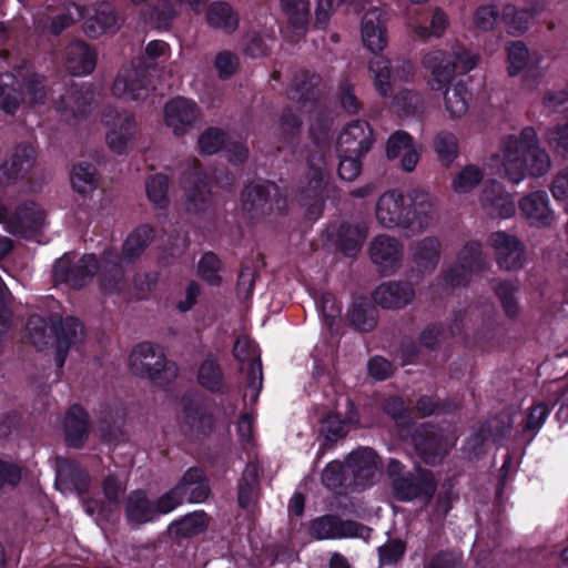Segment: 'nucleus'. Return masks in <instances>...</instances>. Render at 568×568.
<instances>
[{
    "mask_svg": "<svg viewBox=\"0 0 568 568\" xmlns=\"http://www.w3.org/2000/svg\"><path fill=\"white\" fill-rule=\"evenodd\" d=\"M241 203L243 211L258 217L285 209V199L278 186L273 182L251 183L242 192Z\"/></svg>",
    "mask_w": 568,
    "mask_h": 568,
    "instance_id": "6",
    "label": "nucleus"
},
{
    "mask_svg": "<svg viewBox=\"0 0 568 568\" xmlns=\"http://www.w3.org/2000/svg\"><path fill=\"white\" fill-rule=\"evenodd\" d=\"M346 466L354 475L356 485L364 488L373 484L379 469V462L372 448L364 447L348 455Z\"/></svg>",
    "mask_w": 568,
    "mask_h": 568,
    "instance_id": "30",
    "label": "nucleus"
},
{
    "mask_svg": "<svg viewBox=\"0 0 568 568\" xmlns=\"http://www.w3.org/2000/svg\"><path fill=\"white\" fill-rule=\"evenodd\" d=\"M486 264L481 244L469 241L458 252L456 263L444 272L443 280L449 287L466 285L471 275L483 271Z\"/></svg>",
    "mask_w": 568,
    "mask_h": 568,
    "instance_id": "7",
    "label": "nucleus"
},
{
    "mask_svg": "<svg viewBox=\"0 0 568 568\" xmlns=\"http://www.w3.org/2000/svg\"><path fill=\"white\" fill-rule=\"evenodd\" d=\"M124 514L129 524L143 525L156 519V509L143 490H133L124 499Z\"/></svg>",
    "mask_w": 568,
    "mask_h": 568,
    "instance_id": "32",
    "label": "nucleus"
},
{
    "mask_svg": "<svg viewBox=\"0 0 568 568\" xmlns=\"http://www.w3.org/2000/svg\"><path fill=\"white\" fill-rule=\"evenodd\" d=\"M199 274L211 285H219L221 277L219 271L221 268V262L219 257L213 253L204 254L199 261Z\"/></svg>",
    "mask_w": 568,
    "mask_h": 568,
    "instance_id": "61",
    "label": "nucleus"
},
{
    "mask_svg": "<svg viewBox=\"0 0 568 568\" xmlns=\"http://www.w3.org/2000/svg\"><path fill=\"white\" fill-rule=\"evenodd\" d=\"M367 236L364 225L343 224L338 229L337 244L347 256H354L362 247Z\"/></svg>",
    "mask_w": 568,
    "mask_h": 568,
    "instance_id": "43",
    "label": "nucleus"
},
{
    "mask_svg": "<svg viewBox=\"0 0 568 568\" xmlns=\"http://www.w3.org/2000/svg\"><path fill=\"white\" fill-rule=\"evenodd\" d=\"M349 321L357 329L369 332L376 325L375 311L367 303L354 305L349 314Z\"/></svg>",
    "mask_w": 568,
    "mask_h": 568,
    "instance_id": "59",
    "label": "nucleus"
},
{
    "mask_svg": "<svg viewBox=\"0 0 568 568\" xmlns=\"http://www.w3.org/2000/svg\"><path fill=\"white\" fill-rule=\"evenodd\" d=\"M184 501L202 503L210 495V487L200 468H189L175 485Z\"/></svg>",
    "mask_w": 568,
    "mask_h": 568,
    "instance_id": "33",
    "label": "nucleus"
},
{
    "mask_svg": "<svg viewBox=\"0 0 568 568\" xmlns=\"http://www.w3.org/2000/svg\"><path fill=\"white\" fill-rule=\"evenodd\" d=\"M520 215L529 225L537 227L550 226L555 220V213L550 207L549 196L545 191H535L520 199Z\"/></svg>",
    "mask_w": 568,
    "mask_h": 568,
    "instance_id": "22",
    "label": "nucleus"
},
{
    "mask_svg": "<svg viewBox=\"0 0 568 568\" xmlns=\"http://www.w3.org/2000/svg\"><path fill=\"white\" fill-rule=\"evenodd\" d=\"M500 17L501 16L496 6L484 4L476 9L474 13V23L480 30L490 31L497 26Z\"/></svg>",
    "mask_w": 568,
    "mask_h": 568,
    "instance_id": "62",
    "label": "nucleus"
},
{
    "mask_svg": "<svg viewBox=\"0 0 568 568\" xmlns=\"http://www.w3.org/2000/svg\"><path fill=\"white\" fill-rule=\"evenodd\" d=\"M199 119L196 104L184 98L169 101L164 108L165 124L172 129L175 135H183Z\"/></svg>",
    "mask_w": 568,
    "mask_h": 568,
    "instance_id": "24",
    "label": "nucleus"
},
{
    "mask_svg": "<svg viewBox=\"0 0 568 568\" xmlns=\"http://www.w3.org/2000/svg\"><path fill=\"white\" fill-rule=\"evenodd\" d=\"M369 254L378 271L389 275L400 266L403 245L396 237L378 235L369 245Z\"/></svg>",
    "mask_w": 568,
    "mask_h": 568,
    "instance_id": "20",
    "label": "nucleus"
},
{
    "mask_svg": "<svg viewBox=\"0 0 568 568\" xmlns=\"http://www.w3.org/2000/svg\"><path fill=\"white\" fill-rule=\"evenodd\" d=\"M90 432L89 417L85 410L74 405L65 414L64 434L65 442L69 446L80 448Z\"/></svg>",
    "mask_w": 568,
    "mask_h": 568,
    "instance_id": "34",
    "label": "nucleus"
},
{
    "mask_svg": "<svg viewBox=\"0 0 568 568\" xmlns=\"http://www.w3.org/2000/svg\"><path fill=\"white\" fill-rule=\"evenodd\" d=\"M37 152L30 144H19L8 155L0 169V179L17 181L24 179L34 168Z\"/></svg>",
    "mask_w": 568,
    "mask_h": 568,
    "instance_id": "28",
    "label": "nucleus"
},
{
    "mask_svg": "<svg viewBox=\"0 0 568 568\" xmlns=\"http://www.w3.org/2000/svg\"><path fill=\"white\" fill-rule=\"evenodd\" d=\"M28 337L30 342L40 351L49 345L53 347L54 342V322L48 323L39 315H32L27 324Z\"/></svg>",
    "mask_w": 568,
    "mask_h": 568,
    "instance_id": "42",
    "label": "nucleus"
},
{
    "mask_svg": "<svg viewBox=\"0 0 568 568\" xmlns=\"http://www.w3.org/2000/svg\"><path fill=\"white\" fill-rule=\"evenodd\" d=\"M258 497V478L255 465H247L239 484L237 500L242 508L253 505Z\"/></svg>",
    "mask_w": 568,
    "mask_h": 568,
    "instance_id": "46",
    "label": "nucleus"
},
{
    "mask_svg": "<svg viewBox=\"0 0 568 568\" xmlns=\"http://www.w3.org/2000/svg\"><path fill=\"white\" fill-rule=\"evenodd\" d=\"M483 176L479 168L473 164L466 165L454 178L453 189L457 193H467L478 185Z\"/></svg>",
    "mask_w": 568,
    "mask_h": 568,
    "instance_id": "57",
    "label": "nucleus"
},
{
    "mask_svg": "<svg viewBox=\"0 0 568 568\" xmlns=\"http://www.w3.org/2000/svg\"><path fill=\"white\" fill-rule=\"evenodd\" d=\"M480 202L487 215L494 219H508L515 214V203L504 186L491 181L486 184L480 196Z\"/></svg>",
    "mask_w": 568,
    "mask_h": 568,
    "instance_id": "29",
    "label": "nucleus"
},
{
    "mask_svg": "<svg viewBox=\"0 0 568 568\" xmlns=\"http://www.w3.org/2000/svg\"><path fill=\"white\" fill-rule=\"evenodd\" d=\"M44 224V211L34 202H26L8 219L6 230L14 235L29 236L41 230Z\"/></svg>",
    "mask_w": 568,
    "mask_h": 568,
    "instance_id": "23",
    "label": "nucleus"
},
{
    "mask_svg": "<svg viewBox=\"0 0 568 568\" xmlns=\"http://www.w3.org/2000/svg\"><path fill=\"white\" fill-rule=\"evenodd\" d=\"M339 154V166H338V174L341 179L345 181H353L355 180L361 171H362V164L359 159L363 155L358 154H348V153H338Z\"/></svg>",
    "mask_w": 568,
    "mask_h": 568,
    "instance_id": "63",
    "label": "nucleus"
},
{
    "mask_svg": "<svg viewBox=\"0 0 568 568\" xmlns=\"http://www.w3.org/2000/svg\"><path fill=\"white\" fill-rule=\"evenodd\" d=\"M387 14L384 10L374 8L367 11L362 19V39L365 47L372 52L383 51L388 42Z\"/></svg>",
    "mask_w": 568,
    "mask_h": 568,
    "instance_id": "25",
    "label": "nucleus"
},
{
    "mask_svg": "<svg viewBox=\"0 0 568 568\" xmlns=\"http://www.w3.org/2000/svg\"><path fill=\"white\" fill-rule=\"evenodd\" d=\"M488 242L495 251L500 268L517 271L524 266L525 248L515 235L498 231L490 234Z\"/></svg>",
    "mask_w": 568,
    "mask_h": 568,
    "instance_id": "16",
    "label": "nucleus"
},
{
    "mask_svg": "<svg viewBox=\"0 0 568 568\" xmlns=\"http://www.w3.org/2000/svg\"><path fill=\"white\" fill-rule=\"evenodd\" d=\"M326 186V170L324 158L320 154L308 159V171L302 195L305 199H320Z\"/></svg>",
    "mask_w": 568,
    "mask_h": 568,
    "instance_id": "38",
    "label": "nucleus"
},
{
    "mask_svg": "<svg viewBox=\"0 0 568 568\" xmlns=\"http://www.w3.org/2000/svg\"><path fill=\"white\" fill-rule=\"evenodd\" d=\"M369 73L375 90L382 97H389L393 93V63L383 55L373 58L369 62Z\"/></svg>",
    "mask_w": 568,
    "mask_h": 568,
    "instance_id": "40",
    "label": "nucleus"
},
{
    "mask_svg": "<svg viewBox=\"0 0 568 568\" xmlns=\"http://www.w3.org/2000/svg\"><path fill=\"white\" fill-rule=\"evenodd\" d=\"M478 60V55L457 47L452 51H430L424 55L422 64L432 75L430 89L439 91L454 80L456 71L467 73L477 65Z\"/></svg>",
    "mask_w": 568,
    "mask_h": 568,
    "instance_id": "3",
    "label": "nucleus"
},
{
    "mask_svg": "<svg viewBox=\"0 0 568 568\" xmlns=\"http://www.w3.org/2000/svg\"><path fill=\"white\" fill-rule=\"evenodd\" d=\"M449 26L447 14L442 9H435L432 16L430 26L426 28L422 24L413 27V33L420 40H427L430 37L439 38Z\"/></svg>",
    "mask_w": 568,
    "mask_h": 568,
    "instance_id": "54",
    "label": "nucleus"
},
{
    "mask_svg": "<svg viewBox=\"0 0 568 568\" xmlns=\"http://www.w3.org/2000/svg\"><path fill=\"white\" fill-rule=\"evenodd\" d=\"M507 72L510 77L525 71L523 84L529 90L536 89L546 73L542 65L544 57L537 51H530L523 41H511L506 47Z\"/></svg>",
    "mask_w": 568,
    "mask_h": 568,
    "instance_id": "5",
    "label": "nucleus"
},
{
    "mask_svg": "<svg viewBox=\"0 0 568 568\" xmlns=\"http://www.w3.org/2000/svg\"><path fill=\"white\" fill-rule=\"evenodd\" d=\"M153 239V230L142 225L134 230L123 244V253L108 252L103 255L102 272L100 275L101 290L106 294L120 292L124 285L123 263L132 262L146 248Z\"/></svg>",
    "mask_w": 568,
    "mask_h": 568,
    "instance_id": "2",
    "label": "nucleus"
},
{
    "mask_svg": "<svg viewBox=\"0 0 568 568\" xmlns=\"http://www.w3.org/2000/svg\"><path fill=\"white\" fill-rule=\"evenodd\" d=\"M405 544L400 539H392L378 548L379 561L382 565L397 562L405 554Z\"/></svg>",
    "mask_w": 568,
    "mask_h": 568,
    "instance_id": "64",
    "label": "nucleus"
},
{
    "mask_svg": "<svg viewBox=\"0 0 568 568\" xmlns=\"http://www.w3.org/2000/svg\"><path fill=\"white\" fill-rule=\"evenodd\" d=\"M233 355L239 362L247 364V385L244 392V399H248L251 403H255L260 395L263 383L260 349L248 337L241 336L234 344Z\"/></svg>",
    "mask_w": 568,
    "mask_h": 568,
    "instance_id": "9",
    "label": "nucleus"
},
{
    "mask_svg": "<svg viewBox=\"0 0 568 568\" xmlns=\"http://www.w3.org/2000/svg\"><path fill=\"white\" fill-rule=\"evenodd\" d=\"M94 93L89 87L73 85L55 102L57 111L61 118L72 120L85 118L93 109Z\"/></svg>",
    "mask_w": 568,
    "mask_h": 568,
    "instance_id": "19",
    "label": "nucleus"
},
{
    "mask_svg": "<svg viewBox=\"0 0 568 568\" xmlns=\"http://www.w3.org/2000/svg\"><path fill=\"white\" fill-rule=\"evenodd\" d=\"M209 24L226 33L233 32L239 26V16L226 2H213L206 12Z\"/></svg>",
    "mask_w": 568,
    "mask_h": 568,
    "instance_id": "41",
    "label": "nucleus"
},
{
    "mask_svg": "<svg viewBox=\"0 0 568 568\" xmlns=\"http://www.w3.org/2000/svg\"><path fill=\"white\" fill-rule=\"evenodd\" d=\"M374 142V134L368 122L356 120L348 123L337 140V152L348 154H366Z\"/></svg>",
    "mask_w": 568,
    "mask_h": 568,
    "instance_id": "21",
    "label": "nucleus"
},
{
    "mask_svg": "<svg viewBox=\"0 0 568 568\" xmlns=\"http://www.w3.org/2000/svg\"><path fill=\"white\" fill-rule=\"evenodd\" d=\"M14 84V75L0 74V109L8 114H13L20 103Z\"/></svg>",
    "mask_w": 568,
    "mask_h": 568,
    "instance_id": "53",
    "label": "nucleus"
},
{
    "mask_svg": "<svg viewBox=\"0 0 568 568\" xmlns=\"http://www.w3.org/2000/svg\"><path fill=\"white\" fill-rule=\"evenodd\" d=\"M494 291L506 316L516 318L520 313V307L516 298V294L519 291L518 284L511 281H503L495 286Z\"/></svg>",
    "mask_w": 568,
    "mask_h": 568,
    "instance_id": "48",
    "label": "nucleus"
},
{
    "mask_svg": "<svg viewBox=\"0 0 568 568\" xmlns=\"http://www.w3.org/2000/svg\"><path fill=\"white\" fill-rule=\"evenodd\" d=\"M422 146L414 143L413 138L405 131H396L387 141L386 154L388 159L399 158V165L406 172L415 170L419 162Z\"/></svg>",
    "mask_w": 568,
    "mask_h": 568,
    "instance_id": "26",
    "label": "nucleus"
},
{
    "mask_svg": "<svg viewBox=\"0 0 568 568\" xmlns=\"http://www.w3.org/2000/svg\"><path fill=\"white\" fill-rule=\"evenodd\" d=\"M145 78V69L138 68L134 64L123 67L112 84L113 95L124 101L144 99L149 90Z\"/></svg>",
    "mask_w": 568,
    "mask_h": 568,
    "instance_id": "17",
    "label": "nucleus"
},
{
    "mask_svg": "<svg viewBox=\"0 0 568 568\" xmlns=\"http://www.w3.org/2000/svg\"><path fill=\"white\" fill-rule=\"evenodd\" d=\"M444 91V106L453 120L463 118L469 109L471 99L467 88L462 82L448 83Z\"/></svg>",
    "mask_w": 568,
    "mask_h": 568,
    "instance_id": "39",
    "label": "nucleus"
},
{
    "mask_svg": "<svg viewBox=\"0 0 568 568\" xmlns=\"http://www.w3.org/2000/svg\"><path fill=\"white\" fill-rule=\"evenodd\" d=\"M22 101L30 106L36 108L42 105L47 99V89L43 84V78L37 74L30 75L24 82Z\"/></svg>",
    "mask_w": 568,
    "mask_h": 568,
    "instance_id": "58",
    "label": "nucleus"
},
{
    "mask_svg": "<svg viewBox=\"0 0 568 568\" xmlns=\"http://www.w3.org/2000/svg\"><path fill=\"white\" fill-rule=\"evenodd\" d=\"M408 202L397 190L383 193L377 200L375 215L377 222L386 229L398 227L407 233Z\"/></svg>",
    "mask_w": 568,
    "mask_h": 568,
    "instance_id": "12",
    "label": "nucleus"
},
{
    "mask_svg": "<svg viewBox=\"0 0 568 568\" xmlns=\"http://www.w3.org/2000/svg\"><path fill=\"white\" fill-rule=\"evenodd\" d=\"M102 264L103 260L98 264L94 255L88 254L72 265L70 255L65 254L55 262L53 277L57 283H65L79 288L85 285L98 270L99 276L101 275Z\"/></svg>",
    "mask_w": 568,
    "mask_h": 568,
    "instance_id": "11",
    "label": "nucleus"
},
{
    "mask_svg": "<svg viewBox=\"0 0 568 568\" xmlns=\"http://www.w3.org/2000/svg\"><path fill=\"white\" fill-rule=\"evenodd\" d=\"M413 445L419 457L430 465H435L447 455L454 445V439L446 437L433 428H422L412 437Z\"/></svg>",
    "mask_w": 568,
    "mask_h": 568,
    "instance_id": "18",
    "label": "nucleus"
},
{
    "mask_svg": "<svg viewBox=\"0 0 568 568\" xmlns=\"http://www.w3.org/2000/svg\"><path fill=\"white\" fill-rule=\"evenodd\" d=\"M119 29V19L109 3H101L94 14L85 18L84 31L90 37H99L108 32H115Z\"/></svg>",
    "mask_w": 568,
    "mask_h": 568,
    "instance_id": "37",
    "label": "nucleus"
},
{
    "mask_svg": "<svg viewBox=\"0 0 568 568\" xmlns=\"http://www.w3.org/2000/svg\"><path fill=\"white\" fill-rule=\"evenodd\" d=\"M423 97L413 90H402L394 98V106L398 113L413 115L423 110Z\"/></svg>",
    "mask_w": 568,
    "mask_h": 568,
    "instance_id": "56",
    "label": "nucleus"
},
{
    "mask_svg": "<svg viewBox=\"0 0 568 568\" xmlns=\"http://www.w3.org/2000/svg\"><path fill=\"white\" fill-rule=\"evenodd\" d=\"M501 20L511 34H521L528 30L534 18L523 7L516 8L508 3L503 9Z\"/></svg>",
    "mask_w": 568,
    "mask_h": 568,
    "instance_id": "47",
    "label": "nucleus"
},
{
    "mask_svg": "<svg viewBox=\"0 0 568 568\" xmlns=\"http://www.w3.org/2000/svg\"><path fill=\"white\" fill-rule=\"evenodd\" d=\"M373 297L383 308H402L412 303L415 290L408 283L387 282L376 287Z\"/></svg>",
    "mask_w": 568,
    "mask_h": 568,
    "instance_id": "31",
    "label": "nucleus"
},
{
    "mask_svg": "<svg viewBox=\"0 0 568 568\" xmlns=\"http://www.w3.org/2000/svg\"><path fill=\"white\" fill-rule=\"evenodd\" d=\"M199 383L211 392H219L223 388L224 377L216 361L206 358L199 368Z\"/></svg>",
    "mask_w": 568,
    "mask_h": 568,
    "instance_id": "51",
    "label": "nucleus"
},
{
    "mask_svg": "<svg viewBox=\"0 0 568 568\" xmlns=\"http://www.w3.org/2000/svg\"><path fill=\"white\" fill-rule=\"evenodd\" d=\"M65 67L72 75H87L95 67V54L83 42H74L65 50Z\"/></svg>",
    "mask_w": 568,
    "mask_h": 568,
    "instance_id": "35",
    "label": "nucleus"
},
{
    "mask_svg": "<svg viewBox=\"0 0 568 568\" xmlns=\"http://www.w3.org/2000/svg\"><path fill=\"white\" fill-rule=\"evenodd\" d=\"M282 12L288 22L296 28H303L308 20V2L306 0H280Z\"/></svg>",
    "mask_w": 568,
    "mask_h": 568,
    "instance_id": "55",
    "label": "nucleus"
},
{
    "mask_svg": "<svg viewBox=\"0 0 568 568\" xmlns=\"http://www.w3.org/2000/svg\"><path fill=\"white\" fill-rule=\"evenodd\" d=\"M70 181L77 193L89 195L99 186L98 171L90 163H80L73 168Z\"/></svg>",
    "mask_w": 568,
    "mask_h": 568,
    "instance_id": "44",
    "label": "nucleus"
},
{
    "mask_svg": "<svg viewBox=\"0 0 568 568\" xmlns=\"http://www.w3.org/2000/svg\"><path fill=\"white\" fill-rule=\"evenodd\" d=\"M503 174L518 184L526 176H541L549 172V154L539 146L537 132L531 126L524 128L519 135H509L501 144Z\"/></svg>",
    "mask_w": 568,
    "mask_h": 568,
    "instance_id": "1",
    "label": "nucleus"
},
{
    "mask_svg": "<svg viewBox=\"0 0 568 568\" xmlns=\"http://www.w3.org/2000/svg\"><path fill=\"white\" fill-rule=\"evenodd\" d=\"M146 195L149 201L158 209L169 206V179L166 175L158 173L152 175L146 182Z\"/></svg>",
    "mask_w": 568,
    "mask_h": 568,
    "instance_id": "50",
    "label": "nucleus"
},
{
    "mask_svg": "<svg viewBox=\"0 0 568 568\" xmlns=\"http://www.w3.org/2000/svg\"><path fill=\"white\" fill-rule=\"evenodd\" d=\"M364 530L365 527L356 521L341 520L332 515L317 517L308 525V532L315 540L358 537Z\"/></svg>",
    "mask_w": 568,
    "mask_h": 568,
    "instance_id": "15",
    "label": "nucleus"
},
{
    "mask_svg": "<svg viewBox=\"0 0 568 568\" xmlns=\"http://www.w3.org/2000/svg\"><path fill=\"white\" fill-rule=\"evenodd\" d=\"M433 146L438 161L448 168L458 156L459 145L457 136L448 131H440L434 138Z\"/></svg>",
    "mask_w": 568,
    "mask_h": 568,
    "instance_id": "45",
    "label": "nucleus"
},
{
    "mask_svg": "<svg viewBox=\"0 0 568 568\" xmlns=\"http://www.w3.org/2000/svg\"><path fill=\"white\" fill-rule=\"evenodd\" d=\"M84 338L83 325L74 317H67L59 323L54 322L55 362L59 367L64 364L68 352L72 346L80 344Z\"/></svg>",
    "mask_w": 568,
    "mask_h": 568,
    "instance_id": "27",
    "label": "nucleus"
},
{
    "mask_svg": "<svg viewBox=\"0 0 568 568\" xmlns=\"http://www.w3.org/2000/svg\"><path fill=\"white\" fill-rule=\"evenodd\" d=\"M436 480L432 471L417 468L415 474L406 473L393 481L394 497L399 501L424 499L429 503L436 491Z\"/></svg>",
    "mask_w": 568,
    "mask_h": 568,
    "instance_id": "10",
    "label": "nucleus"
},
{
    "mask_svg": "<svg viewBox=\"0 0 568 568\" xmlns=\"http://www.w3.org/2000/svg\"><path fill=\"white\" fill-rule=\"evenodd\" d=\"M129 368L135 376L155 384H164L176 377L175 364L168 361L163 349L150 342L134 346L129 356Z\"/></svg>",
    "mask_w": 568,
    "mask_h": 568,
    "instance_id": "4",
    "label": "nucleus"
},
{
    "mask_svg": "<svg viewBox=\"0 0 568 568\" xmlns=\"http://www.w3.org/2000/svg\"><path fill=\"white\" fill-rule=\"evenodd\" d=\"M205 527L206 515L203 511H194L171 524L169 529L176 537H191L200 534Z\"/></svg>",
    "mask_w": 568,
    "mask_h": 568,
    "instance_id": "49",
    "label": "nucleus"
},
{
    "mask_svg": "<svg viewBox=\"0 0 568 568\" xmlns=\"http://www.w3.org/2000/svg\"><path fill=\"white\" fill-rule=\"evenodd\" d=\"M302 126L301 118L291 108L283 111L277 125V135L284 142H291L300 132Z\"/></svg>",
    "mask_w": 568,
    "mask_h": 568,
    "instance_id": "60",
    "label": "nucleus"
},
{
    "mask_svg": "<svg viewBox=\"0 0 568 568\" xmlns=\"http://www.w3.org/2000/svg\"><path fill=\"white\" fill-rule=\"evenodd\" d=\"M102 121L108 129L105 139L109 148L115 153H124L134 136L132 115L110 109L103 113Z\"/></svg>",
    "mask_w": 568,
    "mask_h": 568,
    "instance_id": "14",
    "label": "nucleus"
},
{
    "mask_svg": "<svg viewBox=\"0 0 568 568\" xmlns=\"http://www.w3.org/2000/svg\"><path fill=\"white\" fill-rule=\"evenodd\" d=\"M317 83L318 78L315 75H305L302 80H296L288 89L290 99L296 101L302 108H305L308 102L314 103L316 97L314 89Z\"/></svg>",
    "mask_w": 568,
    "mask_h": 568,
    "instance_id": "52",
    "label": "nucleus"
},
{
    "mask_svg": "<svg viewBox=\"0 0 568 568\" xmlns=\"http://www.w3.org/2000/svg\"><path fill=\"white\" fill-rule=\"evenodd\" d=\"M57 473L55 485L61 487L62 490L65 491L69 487H72L79 494L88 490V475L74 462L59 458L57 460Z\"/></svg>",
    "mask_w": 568,
    "mask_h": 568,
    "instance_id": "36",
    "label": "nucleus"
},
{
    "mask_svg": "<svg viewBox=\"0 0 568 568\" xmlns=\"http://www.w3.org/2000/svg\"><path fill=\"white\" fill-rule=\"evenodd\" d=\"M442 251V241L435 235H428L413 242L409 246L412 272L420 276L432 274L440 262Z\"/></svg>",
    "mask_w": 568,
    "mask_h": 568,
    "instance_id": "13",
    "label": "nucleus"
},
{
    "mask_svg": "<svg viewBox=\"0 0 568 568\" xmlns=\"http://www.w3.org/2000/svg\"><path fill=\"white\" fill-rule=\"evenodd\" d=\"M407 235H415L435 226L439 220L438 203L435 197L420 189L408 193Z\"/></svg>",
    "mask_w": 568,
    "mask_h": 568,
    "instance_id": "8",
    "label": "nucleus"
}]
</instances>
